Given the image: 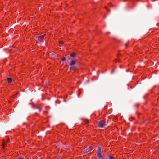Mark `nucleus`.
<instances>
[{
	"instance_id": "f257e3e1",
	"label": "nucleus",
	"mask_w": 159,
	"mask_h": 159,
	"mask_svg": "<svg viewBox=\"0 0 159 159\" xmlns=\"http://www.w3.org/2000/svg\"><path fill=\"white\" fill-rule=\"evenodd\" d=\"M97 156L100 159H104L105 156H103L101 153V150L100 148H99L97 151Z\"/></svg>"
},
{
	"instance_id": "f03ea898",
	"label": "nucleus",
	"mask_w": 159,
	"mask_h": 159,
	"mask_svg": "<svg viewBox=\"0 0 159 159\" xmlns=\"http://www.w3.org/2000/svg\"><path fill=\"white\" fill-rule=\"evenodd\" d=\"M106 124L103 120H101L98 123V126L99 127H104L106 126Z\"/></svg>"
},
{
	"instance_id": "7ed1b4c3",
	"label": "nucleus",
	"mask_w": 159,
	"mask_h": 159,
	"mask_svg": "<svg viewBox=\"0 0 159 159\" xmlns=\"http://www.w3.org/2000/svg\"><path fill=\"white\" fill-rule=\"evenodd\" d=\"M92 148H93V147H92V146H89L88 148H87L85 149V152L86 153L88 152L89 151H90L92 150Z\"/></svg>"
},
{
	"instance_id": "20e7f679",
	"label": "nucleus",
	"mask_w": 159,
	"mask_h": 159,
	"mask_svg": "<svg viewBox=\"0 0 159 159\" xmlns=\"http://www.w3.org/2000/svg\"><path fill=\"white\" fill-rule=\"evenodd\" d=\"M45 35V34H44L43 35L39 36L38 37V40L39 41H42Z\"/></svg>"
},
{
	"instance_id": "39448f33",
	"label": "nucleus",
	"mask_w": 159,
	"mask_h": 159,
	"mask_svg": "<svg viewBox=\"0 0 159 159\" xmlns=\"http://www.w3.org/2000/svg\"><path fill=\"white\" fill-rule=\"evenodd\" d=\"M75 61L74 60H71L70 63H69V65H74L75 64Z\"/></svg>"
},
{
	"instance_id": "423d86ee",
	"label": "nucleus",
	"mask_w": 159,
	"mask_h": 159,
	"mask_svg": "<svg viewBox=\"0 0 159 159\" xmlns=\"http://www.w3.org/2000/svg\"><path fill=\"white\" fill-rule=\"evenodd\" d=\"M70 69L71 70L75 71L76 69V67L75 66H72L70 68Z\"/></svg>"
},
{
	"instance_id": "0eeeda50",
	"label": "nucleus",
	"mask_w": 159,
	"mask_h": 159,
	"mask_svg": "<svg viewBox=\"0 0 159 159\" xmlns=\"http://www.w3.org/2000/svg\"><path fill=\"white\" fill-rule=\"evenodd\" d=\"M7 81L8 83H11L12 81V79L11 78H7Z\"/></svg>"
},
{
	"instance_id": "6e6552de",
	"label": "nucleus",
	"mask_w": 159,
	"mask_h": 159,
	"mask_svg": "<svg viewBox=\"0 0 159 159\" xmlns=\"http://www.w3.org/2000/svg\"><path fill=\"white\" fill-rule=\"evenodd\" d=\"M70 56L73 57H75V54L74 52L70 54Z\"/></svg>"
},
{
	"instance_id": "1a4fd4ad",
	"label": "nucleus",
	"mask_w": 159,
	"mask_h": 159,
	"mask_svg": "<svg viewBox=\"0 0 159 159\" xmlns=\"http://www.w3.org/2000/svg\"><path fill=\"white\" fill-rule=\"evenodd\" d=\"M108 157L109 159H115L111 155H109Z\"/></svg>"
},
{
	"instance_id": "9d476101",
	"label": "nucleus",
	"mask_w": 159,
	"mask_h": 159,
	"mask_svg": "<svg viewBox=\"0 0 159 159\" xmlns=\"http://www.w3.org/2000/svg\"><path fill=\"white\" fill-rule=\"evenodd\" d=\"M5 142H4L3 143L2 146L3 148H4V147H5Z\"/></svg>"
},
{
	"instance_id": "9b49d317",
	"label": "nucleus",
	"mask_w": 159,
	"mask_h": 159,
	"mask_svg": "<svg viewBox=\"0 0 159 159\" xmlns=\"http://www.w3.org/2000/svg\"><path fill=\"white\" fill-rule=\"evenodd\" d=\"M65 60V57H63L62 58V61H64Z\"/></svg>"
},
{
	"instance_id": "f8f14e48",
	"label": "nucleus",
	"mask_w": 159,
	"mask_h": 159,
	"mask_svg": "<svg viewBox=\"0 0 159 159\" xmlns=\"http://www.w3.org/2000/svg\"><path fill=\"white\" fill-rule=\"evenodd\" d=\"M105 9L107 11H109V9L107 8V7H105Z\"/></svg>"
},
{
	"instance_id": "ddd939ff",
	"label": "nucleus",
	"mask_w": 159,
	"mask_h": 159,
	"mask_svg": "<svg viewBox=\"0 0 159 159\" xmlns=\"http://www.w3.org/2000/svg\"><path fill=\"white\" fill-rule=\"evenodd\" d=\"M18 159H24L23 157H20L18 158Z\"/></svg>"
},
{
	"instance_id": "4468645a",
	"label": "nucleus",
	"mask_w": 159,
	"mask_h": 159,
	"mask_svg": "<svg viewBox=\"0 0 159 159\" xmlns=\"http://www.w3.org/2000/svg\"><path fill=\"white\" fill-rule=\"evenodd\" d=\"M59 43L60 44H62L63 43V42L62 41H59Z\"/></svg>"
},
{
	"instance_id": "2eb2a0df",
	"label": "nucleus",
	"mask_w": 159,
	"mask_h": 159,
	"mask_svg": "<svg viewBox=\"0 0 159 159\" xmlns=\"http://www.w3.org/2000/svg\"><path fill=\"white\" fill-rule=\"evenodd\" d=\"M86 122V124H88L89 123V121L88 120H86V122Z\"/></svg>"
},
{
	"instance_id": "dca6fc26",
	"label": "nucleus",
	"mask_w": 159,
	"mask_h": 159,
	"mask_svg": "<svg viewBox=\"0 0 159 159\" xmlns=\"http://www.w3.org/2000/svg\"><path fill=\"white\" fill-rule=\"evenodd\" d=\"M37 108L39 110V111H40L41 110V109L39 107H38Z\"/></svg>"
},
{
	"instance_id": "f3484780",
	"label": "nucleus",
	"mask_w": 159,
	"mask_h": 159,
	"mask_svg": "<svg viewBox=\"0 0 159 159\" xmlns=\"http://www.w3.org/2000/svg\"><path fill=\"white\" fill-rule=\"evenodd\" d=\"M6 142H7V143H9L10 142V140H7V141Z\"/></svg>"
}]
</instances>
